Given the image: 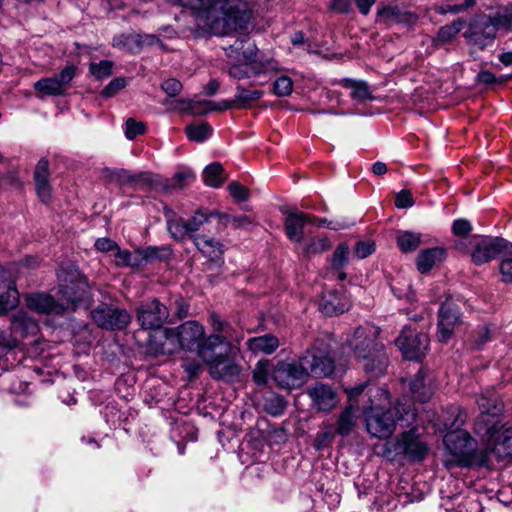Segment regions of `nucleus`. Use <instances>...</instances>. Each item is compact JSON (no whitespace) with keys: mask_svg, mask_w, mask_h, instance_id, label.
I'll list each match as a JSON object with an SVG mask.
<instances>
[{"mask_svg":"<svg viewBox=\"0 0 512 512\" xmlns=\"http://www.w3.org/2000/svg\"><path fill=\"white\" fill-rule=\"evenodd\" d=\"M176 1L193 10L198 26L215 35L246 29L251 19V10L243 0Z\"/></svg>","mask_w":512,"mask_h":512,"instance_id":"nucleus-1","label":"nucleus"},{"mask_svg":"<svg viewBox=\"0 0 512 512\" xmlns=\"http://www.w3.org/2000/svg\"><path fill=\"white\" fill-rule=\"evenodd\" d=\"M379 329L373 325L360 326L346 339V345L357 363L370 378L386 374L389 356L386 347L378 341Z\"/></svg>","mask_w":512,"mask_h":512,"instance_id":"nucleus-2","label":"nucleus"},{"mask_svg":"<svg viewBox=\"0 0 512 512\" xmlns=\"http://www.w3.org/2000/svg\"><path fill=\"white\" fill-rule=\"evenodd\" d=\"M333 372V360L322 352L311 349L299 358L298 363L278 362L273 368L272 380L279 388L291 390L301 387L309 374L328 377Z\"/></svg>","mask_w":512,"mask_h":512,"instance_id":"nucleus-3","label":"nucleus"},{"mask_svg":"<svg viewBox=\"0 0 512 512\" xmlns=\"http://www.w3.org/2000/svg\"><path fill=\"white\" fill-rule=\"evenodd\" d=\"M369 407L363 406V412L366 417L367 431L374 437L386 439L390 437L395 430L396 422L406 419H414L415 413L411 405L398 402L393 410L385 409V405L390 403V394L384 388L370 390Z\"/></svg>","mask_w":512,"mask_h":512,"instance_id":"nucleus-4","label":"nucleus"},{"mask_svg":"<svg viewBox=\"0 0 512 512\" xmlns=\"http://www.w3.org/2000/svg\"><path fill=\"white\" fill-rule=\"evenodd\" d=\"M225 51L228 74L234 79L242 80L278 69V64L273 59L257 58L256 45L248 37L236 39Z\"/></svg>","mask_w":512,"mask_h":512,"instance_id":"nucleus-5","label":"nucleus"},{"mask_svg":"<svg viewBox=\"0 0 512 512\" xmlns=\"http://www.w3.org/2000/svg\"><path fill=\"white\" fill-rule=\"evenodd\" d=\"M501 450H443L441 459L446 469L486 467L493 468L492 457L501 460Z\"/></svg>","mask_w":512,"mask_h":512,"instance_id":"nucleus-6","label":"nucleus"},{"mask_svg":"<svg viewBox=\"0 0 512 512\" xmlns=\"http://www.w3.org/2000/svg\"><path fill=\"white\" fill-rule=\"evenodd\" d=\"M467 248L475 265L488 263L502 252L512 253V243L501 237L474 235L468 240Z\"/></svg>","mask_w":512,"mask_h":512,"instance_id":"nucleus-7","label":"nucleus"},{"mask_svg":"<svg viewBox=\"0 0 512 512\" xmlns=\"http://www.w3.org/2000/svg\"><path fill=\"white\" fill-rule=\"evenodd\" d=\"M448 418L437 420L434 424L438 431L443 434V443L445 448H472L475 440L470 434L458 426L463 423V418L459 408L451 407L447 412Z\"/></svg>","mask_w":512,"mask_h":512,"instance_id":"nucleus-8","label":"nucleus"},{"mask_svg":"<svg viewBox=\"0 0 512 512\" xmlns=\"http://www.w3.org/2000/svg\"><path fill=\"white\" fill-rule=\"evenodd\" d=\"M165 216L169 234L178 241H183L187 237L192 239V236H196V232L205 223L209 222L211 218H216V216H211V212L207 214L202 210L196 211L188 220L183 219L172 211H167Z\"/></svg>","mask_w":512,"mask_h":512,"instance_id":"nucleus-9","label":"nucleus"},{"mask_svg":"<svg viewBox=\"0 0 512 512\" xmlns=\"http://www.w3.org/2000/svg\"><path fill=\"white\" fill-rule=\"evenodd\" d=\"M59 293L67 303L83 301L88 292L86 278L73 266L58 271Z\"/></svg>","mask_w":512,"mask_h":512,"instance_id":"nucleus-10","label":"nucleus"},{"mask_svg":"<svg viewBox=\"0 0 512 512\" xmlns=\"http://www.w3.org/2000/svg\"><path fill=\"white\" fill-rule=\"evenodd\" d=\"M497 30L491 20V15L479 14L473 17L463 36L474 49L484 50L496 38Z\"/></svg>","mask_w":512,"mask_h":512,"instance_id":"nucleus-11","label":"nucleus"},{"mask_svg":"<svg viewBox=\"0 0 512 512\" xmlns=\"http://www.w3.org/2000/svg\"><path fill=\"white\" fill-rule=\"evenodd\" d=\"M95 324L106 330H122L128 326L130 314L115 305L102 303L91 311Z\"/></svg>","mask_w":512,"mask_h":512,"instance_id":"nucleus-12","label":"nucleus"},{"mask_svg":"<svg viewBox=\"0 0 512 512\" xmlns=\"http://www.w3.org/2000/svg\"><path fill=\"white\" fill-rule=\"evenodd\" d=\"M395 342L407 360H420L429 347L428 336L424 333H415L410 327H404Z\"/></svg>","mask_w":512,"mask_h":512,"instance_id":"nucleus-13","label":"nucleus"},{"mask_svg":"<svg viewBox=\"0 0 512 512\" xmlns=\"http://www.w3.org/2000/svg\"><path fill=\"white\" fill-rule=\"evenodd\" d=\"M76 68L74 65H68L62 71L54 76L42 78L34 83V89L40 98L46 96H61L65 93L68 84L75 77Z\"/></svg>","mask_w":512,"mask_h":512,"instance_id":"nucleus-14","label":"nucleus"},{"mask_svg":"<svg viewBox=\"0 0 512 512\" xmlns=\"http://www.w3.org/2000/svg\"><path fill=\"white\" fill-rule=\"evenodd\" d=\"M166 306L153 298L137 308V320L144 329H158L168 318Z\"/></svg>","mask_w":512,"mask_h":512,"instance_id":"nucleus-15","label":"nucleus"},{"mask_svg":"<svg viewBox=\"0 0 512 512\" xmlns=\"http://www.w3.org/2000/svg\"><path fill=\"white\" fill-rule=\"evenodd\" d=\"M204 328L196 321H187L181 324L175 330H167L168 339H174L179 343L182 349L191 350L195 346L198 348L204 337Z\"/></svg>","mask_w":512,"mask_h":512,"instance_id":"nucleus-16","label":"nucleus"},{"mask_svg":"<svg viewBox=\"0 0 512 512\" xmlns=\"http://www.w3.org/2000/svg\"><path fill=\"white\" fill-rule=\"evenodd\" d=\"M460 323V314L456 306L450 302L446 301L443 303L439 310V320H438V339L441 342L448 341L454 328Z\"/></svg>","mask_w":512,"mask_h":512,"instance_id":"nucleus-17","label":"nucleus"},{"mask_svg":"<svg viewBox=\"0 0 512 512\" xmlns=\"http://www.w3.org/2000/svg\"><path fill=\"white\" fill-rule=\"evenodd\" d=\"M307 394L319 411L329 412L336 407L338 402L336 392L328 384L316 383L308 388Z\"/></svg>","mask_w":512,"mask_h":512,"instance_id":"nucleus-18","label":"nucleus"},{"mask_svg":"<svg viewBox=\"0 0 512 512\" xmlns=\"http://www.w3.org/2000/svg\"><path fill=\"white\" fill-rule=\"evenodd\" d=\"M228 352L229 350L224 345V340L214 331L206 339L203 338L198 345V355L207 364L215 362L217 358L227 354Z\"/></svg>","mask_w":512,"mask_h":512,"instance_id":"nucleus-19","label":"nucleus"},{"mask_svg":"<svg viewBox=\"0 0 512 512\" xmlns=\"http://www.w3.org/2000/svg\"><path fill=\"white\" fill-rule=\"evenodd\" d=\"M348 309L349 302L346 296L337 291L324 294L319 301V310L326 316H335L344 313Z\"/></svg>","mask_w":512,"mask_h":512,"instance_id":"nucleus-20","label":"nucleus"},{"mask_svg":"<svg viewBox=\"0 0 512 512\" xmlns=\"http://www.w3.org/2000/svg\"><path fill=\"white\" fill-rule=\"evenodd\" d=\"M311 215L300 212L290 211L287 213L284 227L287 237L294 242H301L303 239V227L309 223Z\"/></svg>","mask_w":512,"mask_h":512,"instance_id":"nucleus-21","label":"nucleus"},{"mask_svg":"<svg viewBox=\"0 0 512 512\" xmlns=\"http://www.w3.org/2000/svg\"><path fill=\"white\" fill-rule=\"evenodd\" d=\"M379 20L385 24H406L411 25L415 22L416 17L413 13L402 9L398 6H386L378 10Z\"/></svg>","mask_w":512,"mask_h":512,"instance_id":"nucleus-22","label":"nucleus"},{"mask_svg":"<svg viewBox=\"0 0 512 512\" xmlns=\"http://www.w3.org/2000/svg\"><path fill=\"white\" fill-rule=\"evenodd\" d=\"M34 180L38 197L42 202H48L51 198L49 184V163L46 159H40L34 171Z\"/></svg>","mask_w":512,"mask_h":512,"instance_id":"nucleus-23","label":"nucleus"},{"mask_svg":"<svg viewBox=\"0 0 512 512\" xmlns=\"http://www.w3.org/2000/svg\"><path fill=\"white\" fill-rule=\"evenodd\" d=\"M210 374L214 379L232 380L240 374L239 365L227 358V354L217 358L215 362L208 363Z\"/></svg>","mask_w":512,"mask_h":512,"instance_id":"nucleus-24","label":"nucleus"},{"mask_svg":"<svg viewBox=\"0 0 512 512\" xmlns=\"http://www.w3.org/2000/svg\"><path fill=\"white\" fill-rule=\"evenodd\" d=\"M26 305L29 309L38 313H60L62 306L56 304L53 297L45 293H34L26 297Z\"/></svg>","mask_w":512,"mask_h":512,"instance_id":"nucleus-25","label":"nucleus"},{"mask_svg":"<svg viewBox=\"0 0 512 512\" xmlns=\"http://www.w3.org/2000/svg\"><path fill=\"white\" fill-rule=\"evenodd\" d=\"M196 248L211 261L220 260L223 254V245L216 239L206 235L192 236Z\"/></svg>","mask_w":512,"mask_h":512,"instance_id":"nucleus-26","label":"nucleus"},{"mask_svg":"<svg viewBox=\"0 0 512 512\" xmlns=\"http://www.w3.org/2000/svg\"><path fill=\"white\" fill-rule=\"evenodd\" d=\"M264 95V92L260 89H247L242 85H238L236 87V93L234 95V99L231 102H228L226 108L236 107L239 109L249 108L261 99Z\"/></svg>","mask_w":512,"mask_h":512,"instance_id":"nucleus-27","label":"nucleus"},{"mask_svg":"<svg viewBox=\"0 0 512 512\" xmlns=\"http://www.w3.org/2000/svg\"><path fill=\"white\" fill-rule=\"evenodd\" d=\"M210 321L213 331L221 336L224 340V345L229 351H232L235 348L234 342H238L241 339V335L228 323L222 321L216 314L211 315Z\"/></svg>","mask_w":512,"mask_h":512,"instance_id":"nucleus-28","label":"nucleus"},{"mask_svg":"<svg viewBox=\"0 0 512 512\" xmlns=\"http://www.w3.org/2000/svg\"><path fill=\"white\" fill-rule=\"evenodd\" d=\"M109 177L111 181H115L120 185H144L151 183V175L146 172H140L138 174L131 173L125 169H118L113 171H108Z\"/></svg>","mask_w":512,"mask_h":512,"instance_id":"nucleus-29","label":"nucleus"},{"mask_svg":"<svg viewBox=\"0 0 512 512\" xmlns=\"http://www.w3.org/2000/svg\"><path fill=\"white\" fill-rule=\"evenodd\" d=\"M445 256L446 251L443 248L435 247L423 250L417 256V269L421 273H426L438 262H441Z\"/></svg>","mask_w":512,"mask_h":512,"instance_id":"nucleus-30","label":"nucleus"},{"mask_svg":"<svg viewBox=\"0 0 512 512\" xmlns=\"http://www.w3.org/2000/svg\"><path fill=\"white\" fill-rule=\"evenodd\" d=\"M247 346L249 350L258 354H272L279 346V340L272 334H265L248 339Z\"/></svg>","mask_w":512,"mask_h":512,"instance_id":"nucleus-31","label":"nucleus"},{"mask_svg":"<svg viewBox=\"0 0 512 512\" xmlns=\"http://www.w3.org/2000/svg\"><path fill=\"white\" fill-rule=\"evenodd\" d=\"M486 439L488 445L512 448V427L497 428L493 425L487 429Z\"/></svg>","mask_w":512,"mask_h":512,"instance_id":"nucleus-32","label":"nucleus"},{"mask_svg":"<svg viewBox=\"0 0 512 512\" xmlns=\"http://www.w3.org/2000/svg\"><path fill=\"white\" fill-rule=\"evenodd\" d=\"M482 414L496 416L501 413L503 403L494 390H487L477 400Z\"/></svg>","mask_w":512,"mask_h":512,"instance_id":"nucleus-33","label":"nucleus"},{"mask_svg":"<svg viewBox=\"0 0 512 512\" xmlns=\"http://www.w3.org/2000/svg\"><path fill=\"white\" fill-rule=\"evenodd\" d=\"M410 390L419 402L424 403L431 398L433 389L426 383V373L424 371L420 370L415 375V378L410 382Z\"/></svg>","mask_w":512,"mask_h":512,"instance_id":"nucleus-34","label":"nucleus"},{"mask_svg":"<svg viewBox=\"0 0 512 512\" xmlns=\"http://www.w3.org/2000/svg\"><path fill=\"white\" fill-rule=\"evenodd\" d=\"M19 302V292L13 280L0 283V311L15 307Z\"/></svg>","mask_w":512,"mask_h":512,"instance_id":"nucleus-35","label":"nucleus"},{"mask_svg":"<svg viewBox=\"0 0 512 512\" xmlns=\"http://www.w3.org/2000/svg\"><path fill=\"white\" fill-rule=\"evenodd\" d=\"M366 387H367V384L362 383V384L356 385L354 387L345 389L347 396H348V400H349V406H348L349 408L363 411V406L368 407L367 403H370V401H369L370 395L364 394ZM376 388L377 387L370 388L369 391L371 389L375 390ZM369 394H371V393L369 392Z\"/></svg>","mask_w":512,"mask_h":512,"instance_id":"nucleus-36","label":"nucleus"},{"mask_svg":"<svg viewBox=\"0 0 512 512\" xmlns=\"http://www.w3.org/2000/svg\"><path fill=\"white\" fill-rule=\"evenodd\" d=\"M491 20L497 32H512V5L501 6L491 15Z\"/></svg>","mask_w":512,"mask_h":512,"instance_id":"nucleus-37","label":"nucleus"},{"mask_svg":"<svg viewBox=\"0 0 512 512\" xmlns=\"http://www.w3.org/2000/svg\"><path fill=\"white\" fill-rule=\"evenodd\" d=\"M211 216H216L219 228L231 225L235 229L246 228L253 223V219L247 215H230L220 212H211Z\"/></svg>","mask_w":512,"mask_h":512,"instance_id":"nucleus-38","label":"nucleus"},{"mask_svg":"<svg viewBox=\"0 0 512 512\" xmlns=\"http://www.w3.org/2000/svg\"><path fill=\"white\" fill-rule=\"evenodd\" d=\"M342 86L351 90L350 97L358 102H364L372 99L371 91L364 81H357L352 79L342 80Z\"/></svg>","mask_w":512,"mask_h":512,"instance_id":"nucleus-39","label":"nucleus"},{"mask_svg":"<svg viewBox=\"0 0 512 512\" xmlns=\"http://www.w3.org/2000/svg\"><path fill=\"white\" fill-rule=\"evenodd\" d=\"M12 325L16 332L20 331L23 335H35L38 332L37 322L24 312H19L14 316Z\"/></svg>","mask_w":512,"mask_h":512,"instance_id":"nucleus-40","label":"nucleus"},{"mask_svg":"<svg viewBox=\"0 0 512 512\" xmlns=\"http://www.w3.org/2000/svg\"><path fill=\"white\" fill-rule=\"evenodd\" d=\"M202 176L204 183L213 188L220 187L225 179L224 169L219 163L208 165Z\"/></svg>","mask_w":512,"mask_h":512,"instance_id":"nucleus-41","label":"nucleus"},{"mask_svg":"<svg viewBox=\"0 0 512 512\" xmlns=\"http://www.w3.org/2000/svg\"><path fill=\"white\" fill-rule=\"evenodd\" d=\"M396 241L402 252H411L416 250L421 244V234L411 231H400Z\"/></svg>","mask_w":512,"mask_h":512,"instance_id":"nucleus-42","label":"nucleus"},{"mask_svg":"<svg viewBox=\"0 0 512 512\" xmlns=\"http://www.w3.org/2000/svg\"><path fill=\"white\" fill-rule=\"evenodd\" d=\"M397 448H427L426 444L421 440L418 428H411L403 432L397 439Z\"/></svg>","mask_w":512,"mask_h":512,"instance_id":"nucleus-43","label":"nucleus"},{"mask_svg":"<svg viewBox=\"0 0 512 512\" xmlns=\"http://www.w3.org/2000/svg\"><path fill=\"white\" fill-rule=\"evenodd\" d=\"M273 365L269 360L258 361L253 369V381L258 386H265L269 378H272Z\"/></svg>","mask_w":512,"mask_h":512,"instance_id":"nucleus-44","label":"nucleus"},{"mask_svg":"<svg viewBox=\"0 0 512 512\" xmlns=\"http://www.w3.org/2000/svg\"><path fill=\"white\" fill-rule=\"evenodd\" d=\"M350 256V248L348 244L341 243L339 244L333 252L332 257L330 258V267L332 270H341L343 269L349 262Z\"/></svg>","mask_w":512,"mask_h":512,"instance_id":"nucleus-45","label":"nucleus"},{"mask_svg":"<svg viewBox=\"0 0 512 512\" xmlns=\"http://www.w3.org/2000/svg\"><path fill=\"white\" fill-rule=\"evenodd\" d=\"M141 250L143 254L144 265L156 261L166 260L172 254L171 249L168 247L149 246Z\"/></svg>","mask_w":512,"mask_h":512,"instance_id":"nucleus-46","label":"nucleus"},{"mask_svg":"<svg viewBox=\"0 0 512 512\" xmlns=\"http://www.w3.org/2000/svg\"><path fill=\"white\" fill-rule=\"evenodd\" d=\"M357 409L347 408L339 417L337 432L342 435H348L357 419Z\"/></svg>","mask_w":512,"mask_h":512,"instance_id":"nucleus-47","label":"nucleus"},{"mask_svg":"<svg viewBox=\"0 0 512 512\" xmlns=\"http://www.w3.org/2000/svg\"><path fill=\"white\" fill-rule=\"evenodd\" d=\"M464 21L461 19L455 20L450 24L442 26L437 34V41L440 43H448L452 41L455 36L463 29Z\"/></svg>","mask_w":512,"mask_h":512,"instance_id":"nucleus-48","label":"nucleus"},{"mask_svg":"<svg viewBox=\"0 0 512 512\" xmlns=\"http://www.w3.org/2000/svg\"><path fill=\"white\" fill-rule=\"evenodd\" d=\"M185 132L189 140L203 142L212 134V127L208 123L188 125Z\"/></svg>","mask_w":512,"mask_h":512,"instance_id":"nucleus-49","label":"nucleus"},{"mask_svg":"<svg viewBox=\"0 0 512 512\" xmlns=\"http://www.w3.org/2000/svg\"><path fill=\"white\" fill-rule=\"evenodd\" d=\"M155 40L153 35H146L143 40L137 41V43H148L152 44ZM136 43V39L132 35H117L113 38V46L123 50H132L131 44Z\"/></svg>","mask_w":512,"mask_h":512,"instance_id":"nucleus-50","label":"nucleus"},{"mask_svg":"<svg viewBox=\"0 0 512 512\" xmlns=\"http://www.w3.org/2000/svg\"><path fill=\"white\" fill-rule=\"evenodd\" d=\"M113 63L108 60L92 62L89 66L90 73L97 79L102 80L108 78L112 74Z\"/></svg>","mask_w":512,"mask_h":512,"instance_id":"nucleus-51","label":"nucleus"},{"mask_svg":"<svg viewBox=\"0 0 512 512\" xmlns=\"http://www.w3.org/2000/svg\"><path fill=\"white\" fill-rule=\"evenodd\" d=\"M293 91V81L288 76H281L273 83V92L278 97L289 96Z\"/></svg>","mask_w":512,"mask_h":512,"instance_id":"nucleus-52","label":"nucleus"},{"mask_svg":"<svg viewBox=\"0 0 512 512\" xmlns=\"http://www.w3.org/2000/svg\"><path fill=\"white\" fill-rule=\"evenodd\" d=\"M194 173L190 170L177 172L168 182V188L181 189L194 180Z\"/></svg>","mask_w":512,"mask_h":512,"instance_id":"nucleus-53","label":"nucleus"},{"mask_svg":"<svg viewBox=\"0 0 512 512\" xmlns=\"http://www.w3.org/2000/svg\"><path fill=\"white\" fill-rule=\"evenodd\" d=\"M502 260L499 265L501 280L504 283H512V253L502 252Z\"/></svg>","mask_w":512,"mask_h":512,"instance_id":"nucleus-54","label":"nucleus"},{"mask_svg":"<svg viewBox=\"0 0 512 512\" xmlns=\"http://www.w3.org/2000/svg\"><path fill=\"white\" fill-rule=\"evenodd\" d=\"M146 126L144 122L136 121L133 118H129L125 124V136L132 140L138 135L145 133Z\"/></svg>","mask_w":512,"mask_h":512,"instance_id":"nucleus-55","label":"nucleus"},{"mask_svg":"<svg viewBox=\"0 0 512 512\" xmlns=\"http://www.w3.org/2000/svg\"><path fill=\"white\" fill-rule=\"evenodd\" d=\"M330 248V242L327 238H313L305 246L307 254L321 253Z\"/></svg>","mask_w":512,"mask_h":512,"instance_id":"nucleus-56","label":"nucleus"},{"mask_svg":"<svg viewBox=\"0 0 512 512\" xmlns=\"http://www.w3.org/2000/svg\"><path fill=\"white\" fill-rule=\"evenodd\" d=\"M287 440V432L283 428H272L266 436L268 446L283 445Z\"/></svg>","mask_w":512,"mask_h":512,"instance_id":"nucleus-57","label":"nucleus"},{"mask_svg":"<svg viewBox=\"0 0 512 512\" xmlns=\"http://www.w3.org/2000/svg\"><path fill=\"white\" fill-rule=\"evenodd\" d=\"M127 85V81L123 77H118L110 81L106 87L102 91V96L105 98H110L116 95L120 90L125 88Z\"/></svg>","mask_w":512,"mask_h":512,"instance_id":"nucleus-58","label":"nucleus"},{"mask_svg":"<svg viewBox=\"0 0 512 512\" xmlns=\"http://www.w3.org/2000/svg\"><path fill=\"white\" fill-rule=\"evenodd\" d=\"M375 251V244L370 240H361L356 243L354 254L358 259H364Z\"/></svg>","mask_w":512,"mask_h":512,"instance_id":"nucleus-59","label":"nucleus"},{"mask_svg":"<svg viewBox=\"0 0 512 512\" xmlns=\"http://www.w3.org/2000/svg\"><path fill=\"white\" fill-rule=\"evenodd\" d=\"M285 402L281 397H273L266 401L265 409L272 416H278L283 413L285 409Z\"/></svg>","mask_w":512,"mask_h":512,"instance_id":"nucleus-60","label":"nucleus"},{"mask_svg":"<svg viewBox=\"0 0 512 512\" xmlns=\"http://www.w3.org/2000/svg\"><path fill=\"white\" fill-rule=\"evenodd\" d=\"M230 195L237 201H246L249 197L248 190L238 182H232L228 185Z\"/></svg>","mask_w":512,"mask_h":512,"instance_id":"nucleus-61","label":"nucleus"},{"mask_svg":"<svg viewBox=\"0 0 512 512\" xmlns=\"http://www.w3.org/2000/svg\"><path fill=\"white\" fill-rule=\"evenodd\" d=\"M334 436V430L330 426H325L319 430L316 437V442L318 448L321 446H328L331 442V439Z\"/></svg>","mask_w":512,"mask_h":512,"instance_id":"nucleus-62","label":"nucleus"},{"mask_svg":"<svg viewBox=\"0 0 512 512\" xmlns=\"http://www.w3.org/2000/svg\"><path fill=\"white\" fill-rule=\"evenodd\" d=\"M162 89L168 96L174 97L180 93L182 89V84L177 79L170 78L162 83Z\"/></svg>","mask_w":512,"mask_h":512,"instance_id":"nucleus-63","label":"nucleus"},{"mask_svg":"<svg viewBox=\"0 0 512 512\" xmlns=\"http://www.w3.org/2000/svg\"><path fill=\"white\" fill-rule=\"evenodd\" d=\"M414 199L408 190H401L395 198V205L398 208H409L413 206Z\"/></svg>","mask_w":512,"mask_h":512,"instance_id":"nucleus-64","label":"nucleus"}]
</instances>
